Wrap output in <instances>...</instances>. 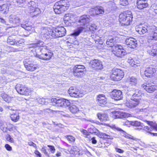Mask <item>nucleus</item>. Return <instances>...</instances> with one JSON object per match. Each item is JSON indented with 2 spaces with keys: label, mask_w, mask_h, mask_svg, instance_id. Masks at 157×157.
Wrapping results in <instances>:
<instances>
[{
  "label": "nucleus",
  "mask_w": 157,
  "mask_h": 157,
  "mask_svg": "<svg viewBox=\"0 0 157 157\" xmlns=\"http://www.w3.org/2000/svg\"><path fill=\"white\" fill-rule=\"evenodd\" d=\"M40 52L42 54L40 55L36 54V57L39 59L45 60H49L52 56L53 53L49 52L47 49L46 46H44L41 48Z\"/></svg>",
  "instance_id": "6e6552de"
},
{
  "label": "nucleus",
  "mask_w": 157,
  "mask_h": 157,
  "mask_svg": "<svg viewBox=\"0 0 157 157\" xmlns=\"http://www.w3.org/2000/svg\"><path fill=\"white\" fill-rule=\"evenodd\" d=\"M145 122L151 127L152 128V130L155 129L157 131V124L156 123L152 121H146Z\"/></svg>",
  "instance_id": "f704fd0d"
},
{
  "label": "nucleus",
  "mask_w": 157,
  "mask_h": 157,
  "mask_svg": "<svg viewBox=\"0 0 157 157\" xmlns=\"http://www.w3.org/2000/svg\"><path fill=\"white\" fill-rule=\"evenodd\" d=\"M10 117L12 121L14 122L17 121L19 119V113L16 111L10 113Z\"/></svg>",
  "instance_id": "bb28decb"
},
{
  "label": "nucleus",
  "mask_w": 157,
  "mask_h": 157,
  "mask_svg": "<svg viewBox=\"0 0 157 157\" xmlns=\"http://www.w3.org/2000/svg\"><path fill=\"white\" fill-rule=\"evenodd\" d=\"M128 81L131 85L135 86L137 83V78L135 77H132L129 78Z\"/></svg>",
  "instance_id": "c9c22d12"
},
{
  "label": "nucleus",
  "mask_w": 157,
  "mask_h": 157,
  "mask_svg": "<svg viewBox=\"0 0 157 157\" xmlns=\"http://www.w3.org/2000/svg\"><path fill=\"white\" fill-rule=\"evenodd\" d=\"M106 125L112 128L115 129L117 130H120L114 124H107Z\"/></svg>",
  "instance_id": "603ef678"
},
{
  "label": "nucleus",
  "mask_w": 157,
  "mask_h": 157,
  "mask_svg": "<svg viewBox=\"0 0 157 157\" xmlns=\"http://www.w3.org/2000/svg\"><path fill=\"white\" fill-rule=\"evenodd\" d=\"M97 130V129L93 127H92L88 129V131H89V132L91 133H96V131Z\"/></svg>",
  "instance_id": "de8ad7c7"
},
{
  "label": "nucleus",
  "mask_w": 157,
  "mask_h": 157,
  "mask_svg": "<svg viewBox=\"0 0 157 157\" xmlns=\"http://www.w3.org/2000/svg\"><path fill=\"white\" fill-rule=\"evenodd\" d=\"M41 151L46 155H48V152L47 151L46 149L44 147H43L41 149Z\"/></svg>",
  "instance_id": "e2e57ef3"
},
{
  "label": "nucleus",
  "mask_w": 157,
  "mask_h": 157,
  "mask_svg": "<svg viewBox=\"0 0 157 157\" xmlns=\"http://www.w3.org/2000/svg\"><path fill=\"white\" fill-rule=\"evenodd\" d=\"M127 62L131 66L135 68L140 66V60L135 58H132L130 57L128 59Z\"/></svg>",
  "instance_id": "5701e85b"
},
{
  "label": "nucleus",
  "mask_w": 157,
  "mask_h": 157,
  "mask_svg": "<svg viewBox=\"0 0 157 157\" xmlns=\"http://www.w3.org/2000/svg\"><path fill=\"white\" fill-rule=\"evenodd\" d=\"M6 138L7 141L11 143H13L14 142L13 139L10 134H7L6 136Z\"/></svg>",
  "instance_id": "c03bdc74"
},
{
  "label": "nucleus",
  "mask_w": 157,
  "mask_h": 157,
  "mask_svg": "<svg viewBox=\"0 0 157 157\" xmlns=\"http://www.w3.org/2000/svg\"><path fill=\"white\" fill-rule=\"evenodd\" d=\"M80 131L82 134L86 136V137H87V136L89 135V132L86 130L82 128L80 129Z\"/></svg>",
  "instance_id": "49530a36"
},
{
  "label": "nucleus",
  "mask_w": 157,
  "mask_h": 157,
  "mask_svg": "<svg viewBox=\"0 0 157 157\" xmlns=\"http://www.w3.org/2000/svg\"><path fill=\"white\" fill-rule=\"evenodd\" d=\"M15 89L17 92L20 94L26 96L31 94L30 90L25 85L18 84L16 85Z\"/></svg>",
  "instance_id": "ddd939ff"
},
{
  "label": "nucleus",
  "mask_w": 157,
  "mask_h": 157,
  "mask_svg": "<svg viewBox=\"0 0 157 157\" xmlns=\"http://www.w3.org/2000/svg\"><path fill=\"white\" fill-rule=\"evenodd\" d=\"M151 7L154 10V11L155 13H157V3L153 4L151 6Z\"/></svg>",
  "instance_id": "3c124183"
},
{
  "label": "nucleus",
  "mask_w": 157,
  "mask_h": 157,
  "mask_svg": "<svg viewBox=\"0 0 157 157\" xmlns=\"http://www.w3.org/2000/svg\"><path fill=\"white\" fill-rule=\"evenodd\" d=\"M8 127H10V129L12 130H13V128H15L16 127V126H15L13 124H9V126H8Z\"/></svg>",
  "instance_id": "774afa93"
},
{
  "label": "nucleus",
  "mask_w": 157,
  "mask_h": 157,
  "mask_svg": "<svg viewBox=\"0 0 157 157\" xmlns=\"http://www.w3.org/2000/svg\"><path fill=\"white\" fill-rule=\"evenodd\" d=\"M88 29H89L90 31H94L95 30H97V26L95 24H91L90 26L88 25V28H86V31L88 30Z\"/></svg>",
  "instance_id": "ea45409f"
},
{
  "label": "nucleus",
  "mask_w": 157,
  "mask_h": 157,
  "mask_svg": "<svg viewBox=\"0 0 157 157\" xmlns=\"http://www.w3.org/2000/svg\"><path fill=\"white\" fill-rule=\"evenodd\" d=\"M36 100L39 103L42 105L46 104L45 99L43 98H38Z\"/></svg>",
  "instance_id": "a18cd8bd"
},
{
  "label": "nucleus",
  "mask_w": 157,
  "mask_h": 157,
  "mask_svg": "<svg viewBox=\"0 0 157 157\" xmlns=\"http://www.w3.org/2000/svg\"><path fill=\"white\" fill-rule=\"evenodd\" d=\"M28 6L26 12L31 17H36L41 13L40 9L34 1H30L28 3Z\"/></svg>",
  "instance_id": "20e7f679"
},
{
  "label": "nucleus",
  "mask_w": 157,
  "mask_h": 157,
  "mask_svg": "<svg viewBox=\"0 0 157 157\" xmlns=\"http://www.w3.org/2000/svg\"><path fill=\"white\" fill-rule=\"evenodd\" d=\"M130 93L133 97L139 98H135L127 100L125 104L126 106L128 108H132L136 107L139 104L141 100L140 97L143 94L142 91L138 89H134L131 91Z\"/></svg>",
  "instance_id": "f03ea898"
},
{
  "label": "nucleus",
  "mask_w": 157,
  "mask_h": 157,
  "mask_svg": "<svg viewBox=\"0 0 157 157\" xmlns=\"http://www.w3.org/2000/svg\"><path fill=\"white\" fill-rule=\"evenodd\" d=\"M115 149L116 151L119 153H123L124 151L123 150L118 148H116Z\"/></svg>",
  "instance_id": "0e129e2a"
},
{
  "label": "nucleus",
  "mask_w": 157,
  "mask_h": 157,
  "mask_svg": "<svg viewBox=\"0 0 157 157\" xmlns=\"http://www.w3.org/2000/svg\"><path fill=\"white\" fill-rule=\"evenodd\" d=\"M91 140L92 143L93 144H96L97 143V141L95 139V138L94 137L92 138Z\"/></svg>",
  "instance_id": "69168bd1"
},
{
  "label": "nucleus",
  "mask_w": 157,
  "mask_h": 157,
  "mask_svg": "<svg viewBox=\"0 0 157 157\" xmlns=\"http://www.w3.org/2000/svg\"><path fill=\"white\" fill-rule=\"evenodd\" d=\"M28 144L30 146H33L36 148V144L33 143V142H29Z\"/></svg>",
  "instance_id": "052dcab7"
},
{
  "label": "nucleus",
  "mask_w": 157,
  "mask_h": 157,
  "mask_svg": "<svg viewBox=\"0 0 157 157\" xmlns=\"http://www.w3.org/2000/svg\"><path fill=\"white\" fill-rule=\"evenodd\" d=\"M21 26L25 30L28 31L31 30L33 28L32 26L31 25H30L28 23H27L25 24H21Z\"/></svg>",
  "instance_id": "58836bf2"
},
{
  "label": "nucleus",
  "mask_w": 157,
  "mask_h": 157,
  "mask_svg": "<svg viewBox=\"0 0 157 157\" xmlns=\"http://www.w3.org/2000/svg\"><path fill=\"white\" fill-rule=\"evenodd\" d=\"M126 44L131 48H135L137 46V42L136 39L130 37L126 40Z\"/></svg>",
  "instance_id": "a211bd4d"
},
{
  "label": "nucleus",
  "mask_w": 157,
  "mask_h": 157,
  "mask_svg": "<svg viewBox=\"0 0 157 157\" xmlns=\"http://www.w3.org/2000/svg\"><path fill=\"white\" fill-rule=\"evenodd\" d=\"M131 125L135 126L137 128V129L139 130L142 129L144 127L142 123L137 121L131 122Z\"/></svg>",
  "instance_id": "2f4dec72"
},
{
  "label": "nucleus",
  "mask_w": 157,
  "mask_h": 157,
  "mask_svg": "<svg viewBox=\"0 0 157 157\" xmlns=\"http://www.w3.org/2000/svg\"><path fill=\"white\" fill-rule=\"evenodd\" d=\"M74 15L71 13L65 14L63 18L65 23L67 25H70L74 21Z\"/></svg>",
  "instance_id": "aec40b11"
},
{
  "label": "nucleus",
  "mask_w": 157,
  "mask_h": 157,
  "mask_svg": "<svg viewBox=\"0 0 157 157\" xmlns=\"http://www.w3.org/2000/svg\"><path fill=\"white\" fill-rule=\"evenodd\" d=\"M89 65L95 70H101L103 68L101 62L98 59H94L90 61Z\"/></svg>",
  "instance_id": "dca6fc26"
},
{
  "label": "nucleus",
  "mask_w": 157,
  "mask_h": 157,
  "mask_svg": "<svg viewBox=\"0 0 157 157\" xmlns=\"http://www.w3.org/2000/svg\"><path fill=\"white\" fill-rule=\"evenodd\" d=\"M6 149L8 151H11L12 150V147L9 144H6L5 145Z\"/></svg>",
  "instance_id": "864d4df0"
},
{
  "label": "nucleus",
  "mask_w": 157,
  "mask_h": 157,
  "mask_svg": "<svg viewBox=\"0 0 157 157\" xmlns=\"http://www.w3.org/2000/svg\"><path fill=\"white\" fill-rule=\"evenodd\" d=\"M100 136H101V137L103 138L110 139H113V138L112 136L107 135L105 133H101L100 134Z\"/></svg>",
  "instance_id": "37998d69"
},
{
  "label": "nucleus",
  "mask_w": 157,
  "mask_h": 157,
  "mask_svg": "<svg viewBox=\"0 0 157 157\" xmlns=\"http://www.w3.org/2000/svg\"><path fill=\"white\" fill-rule=\"evenodd\" d=\"M98 118L102 121H105L109 120L107 114L106 113H98L97 114Z\"/></svg>",
  "instance_id": "7c9ffc66"
},
{
  "label": "nucleus",
  "mask_w": 157,
  "mask_h": 157,
  "mask_svg": "<svg viewBox=\"0 0 157 157\" xmlns=\"http://www.w3.org/2000/svg\"><path fill=\"white\" fill-rule=\"evenodd\" d=\"M112 98L115 100H119L123 98L122 92L118 90H114L112 92Z\"/></svg>",
  "instance_id": "4be33fe9"
},
{
  "label": "nucleus",
  "mask_w": 157,
  "mask_h": 157,
  "mask_svg": "<svg viewBox=\"0 0 157 157\" xmlns=\"http://www.w3.org/2000/svg\"><path fill=\"white\" fill-rule=\"evenodd\" d=\"M7 43L10 45L15 44L18 46H19L20 44H21V40L19 41L15 40V39H13L11 36H9L8 38Z\"/></svg>",
  "instance_id": "cd10ccee"
},
{
  "label": "nucleus",
  "mask_w": 157,
  "mask_h": 157,
  "mask_svg": "<svg viewBox=\"0 0 157 157\" xmlns=\"http://www.w3.org/2000/svg\"><path fill=\"white\" fill-rule=\"evenodd\" d=\"M143 130L146 132L150 134L152 133L151 132L152 131V128L151 126V127H149L148 126H144V128Z\"/></svg>",
  "instance_id": "79ce46f5"
},
{
  "label": "nucleus",
  "mask_w": 157,
  "mask_h": 157,
  "mask_svg": "<svg viewBox=\"0 0 157 157\" xmlns=\"http://www.w3.org/2000/svg\"><path fill=\"white\" fill-rule=\"evenodd\" d=\"M48 147L50 148V151L52 153H54L55 152L56 150L53 146L48 145Z\"/></svg>",
  "instance_id": "5fc2aeb1"
},
{
  "label": "nucleus",
  "mask_w": 157,
  "mask_h": 157,
  "mask_svg": "<svg viewBox=\"0 0 157 157\" xmlns=\"http://www.w3.org/2000/svg\"><path fill=\"white\" fill-rule=\"evenodd\" d=\"M136 31L140 35H143L149 32L147 35L148 42L152 40H157V30L154 26L149 25H140L136 27Z\"/></svg>",
  "instance_id": "f257e3e1"
},
{
  "label": "nucleus",
  "mask_w": 157,
  "mask_h": 157,
  "mask_svg": "<svg viewBox=\"0 0 157 157\" xmlns=\"http://www.w3.org/2000/svg\"><path fill=\"white\" fill-rule=\"evenodd\" d=\"M129 114L125 113L119 112L117 118H122L127 117L129 116Z\"/></svg>",
  "instance_id": "e433bc0d"
},
{
  "label": "nucleus",
  "mask_w": 157,
  "mask_h": 157,
  "mask_svg": "<svg viewBox=\"0 0 157 157\" xmlns=\"http://www.w3.org/2000/svg\"><path fill=\"white\" fill-rule=\"evenodd\" d=\"M124 75L122 71L117 69H113L110 75V78L113 80L119 81L123 77Z\"/></svg>",
  "instance_id": "9b49d317"
},
{
  "label": "nucleus",
  "mask_w": 157,
  "mask_h": 157,
  "mask_svg": "<svg viewBox=\"0 0 157 157\" xmlns=\"http://www.w3.org/2000/svg\"><path fill=\"white\" fill-rule=\"evenodd\" d=\"M21 20L20 18L16 15L12 14L9 17L10 22L12 24V27L18 26L20 24Z\"/></svg>",
  "instance_id": "f3484780"
},
{
  "label": "nucleus",
  "mask_w": 157,
  "mask_h": 157,
  "mask_svg": "<svg viewBox=\"0 0 157 157\" xmlns=\"http://www.w3.org/2000/svg\"><path fill=\"white\" fill-rule=\"evenodd\" d=\"M118 113H119V111H114L112 113L113 114V117L114 118H117V117L118 116Z\"/></svg>",
  "instance_id": "6e6d98bb"
},
{
  "label": "nucleus",
  "mask_w": 157,
  "mask_h": 157,
  "mask_svg": "<svg viewBox=\"0 0 157 157\" xmlns=\"http://www.w3.org/2000/svg\"><path fill=\"white\" fill-rule=\"evenodd\" d=\"M147 52L150 55L155 56L157 55V44H155L147 47Z\"/></svg>",
  "instance_id": "412c9836"
},
{
  "label": "nucleus",
  "mask_w": 157,
  "mask_h": 157,
  "mask_svg": "<svg viewBox=\"0 0 157 157\" xmlns=\"http://www.w3.org/2000/svg\"><path fill=\"white\" fill-rule=\"evenodd\" d=\"M108 5L112 7L114 5V3L112 1H110L108 2Z\"/></svg>",
  "instance_id": "338daca9"
},
{
  "label": "nucleus",
  "mask_w": 157,
  "mask_h": 157,
  "mask_svg": "<svg viewBox=\"0 0 157 157\" xmlns=\"http://www.w3.org/2000/svg\"><path fill=\"white\" fill-rule=\"evenodd\" d=\"M96 101L100 105H105L106 103V99L104 95L100 94L97 96Z\"/></svg>",
  "instance_id": "393cba45"
},
{
  "label": "nucleus",
  "mask_w": 157,
  "mask_h": 157,
  "mask_svg": "<svg viewBox=\"0 0 157 157\" xmlns=\"http://www.w3.org/2000/svg\"><path fill=\"white\" fill-rule=\"evenodd\" d=\"M10 4H4L0 6V11H2L3 13H6L9 10Z\"/></svg>",
  "instance_id": "473e14b6"
},
{
  "label": "nucleus",
  "mask_w": 157,
  "mask_h": 157,
  "mask_svg": "<svg viewBox=\"0 0 157 157\" xmlns=\"http://www.w3.org/2000/svg\"><path fill=\"white\" fill-rule=\"evenodd\" d=\"M43 44V42L42 41H39L37 43L29 45V47H36L42 45Z\"/></svg>",
  "instance_id": "a19ab883"
},
{
  "label": "nucleus",
  "mask_w": 157,
  "mask_h": 157,
  "mask_svg": "<svg viewBox=\"0 0 157 157\" xmlns=\"http://www.w3.org/2000/svg\"><path fill=\"white\" fill-rule=\"evenodd\" d=\"M66 31L63 27H58L54 29L52 31V35H54L56 37H61L64 36Z\"/></svg>",
  "instance_id": "2eb2a0df"
},
{
  "label": "nucleus",
  "mask_w": 157,
  "mask_h": 157,
  "mask_svg": "<svg viewBox=\"0 0 157 157\" xmlns=\"http://www.w3.org/2000/svg\"><path fill=\"white\" fill-rule=\"evenodd\" d=\"M86 69L84 66L80 65L75 66L73 69V73L75 76L81 77L85 74Z\"/></svg>",
  "instance_id": "9d476101"
},
{
  "label": "nucleus",
  "mask_w": 157,
  "mask_h": 157,
  "mask_svg": "<svg viewBox=\"0 0 157 157\" xmlns=\"http://www.w3.org/2000/svg\"><path fill=\"white\" fill-rule=\"evenodd\" d=\"M34 153L37 155V157H41L40 153L38 150H36Z\"/></svg>",
  "instance_id": "680f3d73"
},
{
  "label": "nucleus",
  "mask_w": 157,
  "mask_h": 157,
  "mask_svg": "<svg viewBox=\"0 0 157 157\" xmlns=\"http://www.w3.org/2000/svg\"><path fill=\"white\" fill-rule=\"evenodd\" d=\"M92 11L95 12L96 15L103 14L105 12L103 8L101 6H97L93 9Z\"/></svg>",
  "instance_id": "c85d7f7f"
},
{
  "label": "nucleus",
  "mask_w": 157,
  "mask_h": 157,
  "mask_svg": "<svg viewBox=\"0 0 157 157\" xmlns=\"http://www.w3.org/2000/svg\"><path fill=\"white\" fill-rule=\"evenodd\" d=\"M148 6L147 0H137V6L140 10L146 8Z\"/></svg>",
  "instance_id": "b1692460"
},
{
  "label": "nucleus",
  "mask_w": 157,
  "mask_h": 157,
  "mask_svg": "<svg viewBox=\"0 0 157 157\" xmlns=\"http://www.w3.org/2000/svg\"><path fill=\"white\" fill-rule=\"evenodd\" d=\"M74 148H69L68 150V152L70 153V154H74L76 153V151H74L73 150Z\"/></svg>",
  "instance_id": "4d7b16f0"
},
{
  "label": "nucleus",
  "mask_w": 157,
  "mask_h": 157,
  "mask_svg": "<svg viewBox=\"0 0 157 157\" xmlns=\"http://www.w3.org/2000/svg\"><path fill=\"white\" fill-rule=\"evenodd\" d=\"M141 87L147 92L151 93L157 90V85L153 83L145 82L141 85Z\"/></svg>",
  "instance_id": "4468645a"
},
{
  "label": "nucleus",
  "mask_w": 157,
  "mask_h": 157,
  "mask_svg": "<svg viewBox=\"0 0 157 157\" xmlns=\"http://www.w3.org/2000/svg\"><path fill=\"white\" fill-rule=\"evenodd\" d=\"M35 59L34 56L26 59L24 61L25 66L27 70L33 71L37 69L38 67L37 64H35Z\"/></svg>",
  "instance_id": "0eeeda50"
},
{
  "label": "nucleus",
  "mask_w": 157,
  "mask_h": 157,
  "mask_svg": "<svg viewBox=\"0 0 157 157\" xmlns=\"http://www.w3.org/2000/svg\"><path fill=\"white\" fill-rule=\"evenodd\" d=\"M59 99L58 98H53L51 99V101L52 103H55L57 105Z\"/></svg>",
  "instance_id": "13d9d810"
},
{
  "label": "nucleus",
  "mask_w": 157,
  "mask_h": 157,
  "mask_svg": "<svg viewBox=\"0 0 157 157\" xmlns=\"http://www.w3.org/2000/svg\"><path fill=\"white\" fill-rule=\"evenodd\" d=\"M132 17L131 11H127L120 14L119 21L122 25H128L132 21Z\"/></svg>",
  "instance_id": "39448f33"
},
{
  "label": "nucleus",
  "mask_w": 157,
  "mask_h": 157,
  "mask_svg": "<svg viewBox=\"0 0 157 157\" xmlns=\"http://www.w3.org/2000/svg\"><path fill=\"white\" fill-rule=\"evenodd\" d=\"M91 20V19L89 15H83L80 17L78 22L83 27H78L75 30L72 35L77 36H78L83 31H86V28H88V24Z\"/></svg>",
  "instance_id": "7ed1b4c3"
},
{
  "label": "nucleus",
  "mask_w": 157,
  "mask_h": 157,
  "mask_svg": "<svg viewBox=\"0 0 157 157\" xmlns=\"http://www.w3.org/2000/svg\"><path fill=\"white\" fill-rule=\"evenodd\" d=\"M116 40L115 38L110 37L107 40L106 44L109 47H112V49L113 47L115 45L114 44L115 43Z\"/></svg>",
  "instance_id": "c756f323"
},
{
  "label": "nucleus",
  "mask_w": 157,
  "mask_h": 157,
  "mask_svg": "<svg viewBox=\"0 0 157 157\" xmlns=\"http://www.w3.org/2000/svg\"><path fill=\"white\" fill-rule=\"evenodd\" d=\"M0 22L3 23H4L5 24L8 25V24L7 22H6L5 19L1 18V17H0Z\"/></svg>",
  "instance_id": "bf43d9fd"
},
{
  "label": "nucleus",
  "mask_w": 157,
  "mask_h": 157,
  "mask_svg": "<svg viewBox=\"0 0 157 157\" xmlns=\"http://www.w3.org/2000/svg\"><path fill=\"white\" fill-rule=\"evenodd\" d=\"M66 138L70 142H72L75 141V138L71 136H67Z\"/></svg>",
  "instance_id": "09e8293b"
},
{
  "label": "nucleus",
  "mask_w": 157,
  "mask_h": 157,
  "mask_svg": "<svg viewBox=\"0 0 157 157\" xmlns=\"http://www.w3.org/2000/svg\"><path fill=\"white\" fill-rule=\"evenodd\" d=\"M1 96L3 100L9 102L11 99L5 93H2Z\"/></svg>",
  "instance_id": "4c0bfd02"
},
{
  "label": "nucleus",
  "mask_w": 157,
  "mask_h": 157,
  "mask_svg": "<svg viewBox=\"0 0 157 157\" xmlns=\"http://www.w3.org/2000/svg\"><path fill=\"white\" fill-rule=\"evenodd\" d=\"M68 93L71 96L75 98L82 97L85 94L83 91L79 90L74 86H72L69 88Z\"/></svg>",
  "instance_id": "f8f14e48"
},
{
  "label": "nucleus",
  "mask_w": 157,
  "mask_h": 157,
  "mask_svg": "<svg viewBox=\"0 0 157 157\" xmlns=\"http://www.w3.org/2000/svg\"><path fill=\"white\" fill-rule=\"evenodd\" d=\"M66 0H62L56 2L54 6V10L56 13L60 14L67 10L69 4Z\"/></svg>",
  "instance_id": "423d86ee"
},
{
  "label": "nucleus",
  "mask_w": 157,
  "mask_h": 157,
  "mask_svg": "<svg viewBox=\"0 0 157 157\" xmlns=\"http://www.w3.org/2000/svg\"><path fill=\"white\" fill-rule=\"evenodd\" d=\"M112 50L113 53L117 57H122L126 54V51L120 45L115 44Z\"/></svg>",
  "instance_id": "1a4fd4ad"
},
{
  "label": "nucleus",
  "mask_w": 157,
  "mask_h": 157,
  "mask_svg": "<svg viewBox=\"0 0 157 157\" xmlns=\"http://www.w3.org/2000/svg\"><path fill=\"white\" fill-rule=\"evenodd\" d=\"M128 0H120V4L122 6H125L128 4Z\"/></svg>",
  "instance_id": "8fccbe9b"
},
{
  "label": "nucleus",
  "mask_w": 157,
  "mask_h": 157,
  "mask_svg": "<svg viewBox=\"0 0 157 157\" xmlns=\"http://www.w3.org/2000/svg\"><path fill=\"white\" fill-rule=\"evenodd\" d=\"M70 103L68 100L64 99H59L57 106L60 107H66L70 105Z\"/></svg>",
  "instance_id": "a878e982"
},
{
  "label": "nucleus",
  "mask_w": 157,
  "mask_h": 157,
  "mask_svg": "<svg viewBox=\"0 0 157 157\" xmlns=\"http://www.w3.org/2000/svg\"><path fill=\"white\" fill-rule=\"evenodd\" d=\"M69 109L70 112L73 113H77L79 111L78 107L75 105H71L69 107Z\"/></svg>",
  "instance_id": "72a5a7b5"
},
{
  "label": "nucleus",
  "mask_w": 157,
  "mask_h": 157,
  "mask_svg": "<svg viewBox=\"0 0 157 157\" xmlns=\"http://www.w3.org/2000/svg\"><path fill=\"white\" fill-rule=\"evenodd\" d=\"M156 70L152 67H147L145 68L144 71V75L148 77H151L155 75Z\"/></svg>",
  "instance_id": "6ab92c4d"
}]
</instances>
